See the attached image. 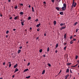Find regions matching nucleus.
<instances>
[{"instance_id":"1","label":"nucleus","mask_w":79,"mask_h":79,"mask_svg":"<svg viewBox=\"0 0 79 79\" xmlns=\"http://www.w3.org/2000/svg\"><path fill=\"white\" fill-rule=\"evenodd\" d=\"M74 2L73 6L74 7L76 6L77 4V3L75 2V0H73V2Z\"/></svg>"},{"instance_id":"2","label":"nucleus","mask_w":79,"mask_h":79,"mask_svg":"<svg viewBox=\"0 0 79 79\" xmlns=\"http://www.w3.org/2000/svg\"><path fill=\"white\" fill-rule=\"evenodd\" d=\"M63 6H64L65 10H66V4L65 3H64V4H63Z\"/></svg>"},{"instance_id":"3","label":"nucleus","mask_w":79,"mask_h":79,"mask_svg":"<svg viewBox=\"0 0 79 79\" xmlns=\"http://www.w3.org/2000/svg\"><path fill=\"white\" fill-rule=\"evenodd\" d=\"M25 20H23V21H21V23L22 25V26H24V23L25 22Z\"/></svg>"},{"instance_id":"4","label":"nucleus","mask_w":79,"mask_h":79,"mask_svg":"<svg viewBox=\"0 0 79 79\" xmlns=\"http://www.w3.org/2000/svg\"><path fill=\"white\" fill-rule=\"evenodd\" d=\"M18 71H19V69L17 68H16L15 70L14 71V73H16V72Z\"/></svg>"},{"instance_id":"5","label":"nucleus","mask_w":79,"mask_h":79,"mask_svg":"<svg viewBox=\"0 0 79 79\" xmlns=\"http://www.w3.org/2000/svg\"><path fill=\"white\" fill-rule=\"evenodd\" d=\"M69 76V74H68V75H65V79H67L68 77V76Z\"/></svg>"},{"instance_id":"6","label":"nucleus","mask_w":79,"mask_h":79,"mask_svg":"<svg viewBox=\"0 0 79 79\" xmlns=\"http://www.w3.org/2000/svg\"><path fill=\"white\" fill-rule=\"evenodd\" d=\"M27 71H29L28 69H24V72H27Z\"/></svg>"},{"instance_id":"7","label":"nucleus","mask_w":79,"mask_h":79,"mask_svg":"<svg viewBox=\"0 0 79 79\" xmlns=\"http://www.w3.org/2000/svg\"><path fill=\"white\" fill-rule=\"evenodd\" d=\"M62 8L63 10H65L64 6L62 7V8Z\"/></svg>"},{"instance_id":"8","label":"nucleus","mask_w":79,"mask_h":79,"mask_svg":"<svg viewBox=\"0 0 79 79\" xmlns=\"http://www.w3.org/2000/svg\"><path fill=\"white\" fill-rule=\"evenodd\" d=\"M18 66V64L17 63H16V64L14 66V68H17V66Z\"/></svg>"},{"instance_id":"9","label":"nucleus","mask_w":79,"mask_h":79,"mask_svg":"<svg viewBox=\"0 0 79 79\" xmlns=\"http://www.w3.org/2000/svg\"><path fill=\"white\" fill-rule=\"evenodd\" d=\"M40 23H39L38 24H37V25H36V27H39V26H40Z\"/></svg>"},{"instance_id":"10","label":"nucleus","mask_w":79,"mask_h":79,"mask_svg":"<svg viewBox=\"0 0 79 79\" xmlns=\"http://www.w3.org/2000/svg\"><path fill=\"white\" fill-rule=\"evenodd\" d=\"M56 8L57 10H60L59 8V7H56Z\"/></svg>"},{"instance_id":"11","label":"nucleus","mask_w":79,"mask_h":79,"mask_svg":"<svg viewBox=\"0 0 79 79\" xmlns=\"http://www.w3.org/2000/svg\"><path fill=\"white\" fill-rule=\"evenodd\" d=\"M65 27H62L61 29V30H62V29H65Z\"/></svg>"},{"instance_id":"12","label":"nucleus","mask_w":79,"mask_h":79,"mask_svg":"<svg viewBox=\"0 0 79 79\" xmlns=\"http://www.w3.org/2000/svg\"><path fill=\"white\" fill-rule=\"evenodd\" d=\"M63 11H61V12H60V15H63Z\"/></svg>"},{"instance_id":"13","label":"nucleus","mask_w":79,"mask_h":79,"mask_svg":"<svg viewBox=\"0 0 79 79\" xmlns=\"http://www.w3.org/2000/svg\"><path fill=\"white\" fill-rule=\"evenodd\" d=\"M21 49H19V50H18V53H20L21 52Z\"/></svg>"},{"instance_id":"14","label":"nucleus","mask_w":79,"mask_h":79,"mask_svg":"<svg viewBox=\"0 0 79 79\" xmlns=\"http://www.w3.org/2000/svg\"><path fill=\"white\" fill-rule=\"evenodd\" d=\"M69 69H67L66 71V73H69Z\"/></svg>"},{"instance_id":"15","label":"nucleus","mask_w":79,"mask_h":79,"mask_svg":"<svg viewBox=\"0 0 79 79\" xmlns=\"http://www.w3.org/2000/svg\"><path fill=\"white\" fill-rule=\"evenodd\" d=\"M45 70H44V71H43L42 73V74H44V73H45Z\"/></svg>"},{"instance_id":"16","label":"nucleus","mask_w":79,"mask_h":79,"mask_svg":"<svg viewBox=\"0 0 79 79\" xmlns=\"http://www.w3.org/2000/svg\"><path fill=\"white\" fill-rule=\"evenodd\" d=\"M59 45V44H56V48H57V47H58Z\"/></svg>"},{"instance_id":"17","label":"nucleus","mask_w":79,"mask_h":79,"mask_svg":"<svg viewBox=\"0 0 79 79\" xmlns=\"http://www.w3.org/2000/svg\"><path fill=\"white\" fill-rule=\"evenodd\" d=\"M18 16H16V17H15L14 19L15 20H16V19H18Z\"/></svg>"},{"instance_id":"18","label":"nucleus","mask_w":79,"mask_h":79,"mask_svg":"<svg viewBox=\"0 0 79 79\" xmlns=\"http://www.w3.org/2000/svg\"><path fill=\"white\" fill-rule=\"evenodd\" d=\"M23 14L24 13L23 11H21V12H20V14H21V15H23Z\"/></svg>"},{"instance_id":"19","label":"nucleus","mask_w":79,"mask_h":79,"mask_svg":"<svg viewBox=\"0 0 79 79\" xmlns=\"http://www.w3.org/2000/svg\"><path fill=\"white\" fill-rule=\"evenodd\" d=\"M32 11H33V12L34 11V10L33 7H32Z\"/></svg>"},{"instance_id":"20","label":"nucleus","mask_w":79,"mask_h":79,"mask_svg":"<svg viewBox=\"0 0 79 79\" xmlns=\"http://www.w3.org/2000/svg\"><path fill=\"white\" fill-rule=\"evenodd\" d=\"M56 21H54V25H56Z\"/></svg>"},{"instance_id":"21","label":"nucleus","mask_w":79,"mask_h":79,"mask_svg":"<svg viewBox=\"0 0 79 79\" xmlns=\"http://www.w3.org/2000/svg\"><path fill=\"white\" fill-rule=\"evenodd\" d=\"M31 77V76H27V77H26V78H29Z\"/></svg>"},{"instance_id":"22","label":"nucleus","mask_w":79,"mask_h":79,"mask_svg":"<svg viewBox=\"0 0 79 79\" xmlns=\"http://www.w3.org/2000/svg\"><path fill=\"white\" fill-rule=\"evenodd\" d=\"M72 64L71 63H67V65H70L71 64Z\"/></svg>"},{"instance_id":"23","label":"nucleus","mask_w":79,"mask_h":79,"mask_svg":"<svg viewBox=\"0 0 79 79\" xmlns=\"http://www.w3.org/2000/svg\"><path fill=\"white\" fill-rule=\"evenodd\" d=\"M49 47H48V48H47V52H48L49 51Z\"/></svg>"},{"instance_id":"24","label":"nucleus","mask_w":79,"mask_h":79,"mask_svg":"<svg viewBox=\"0 0 79 79\" xmlns=\"http://www.w3.org/2000/svg\"><path fill=\"white\" fill-rule=\"evenodd\" d=\"M39 51H40V52H42V49H40V50H39Z\"/></svg>"},{"instance_id":"25","label":"nucleus","mask_w":79,"mask_h":79,"mask_svg":"<svg viewBox=\"0 0 79 79\" xmlns=\"http://www.w3.org/2000/svg\"><path fill=\"white\" fill-rule=\"evenodd\" d=\"M74 2H73L72 3V8H73V6Z\"/></svg>"},{"instance_id":"26","label":"nucleus","mask_w":79,"mask_h":79,"mask_svg":"<svg viewBox=\"0 0 79 79\" xmlns=\"http://www.w3.org/2000/svg\"><path fill=\"white\" fill-rule=\"evenodd\" d=\"M31 19V17H30V16L29 17H28V19L29 20H30Z\"/></svg>"},{"instance_id":"27","label":"nucleus","mask_w":79,"mask_h":79,"mask_svg":"<svg viewBox=\"0 0 79 79\" xmlns=\"http://www.w3.org/2000/svg\"><path fill=\"white\" fill-rule=\"evenodd\" d=\"M48 65L50 67L51 66V64L50 63H48Z\"/></svg>"},{"instance_id":"28","label":"nucleus","mask_w":79,"mask_h":79,"mask_svg":"<svg viewBox=\"0 0 79 79\" xmlns=\"http://www.w3.org/2000/svg\"><path fill=\"white\" fill-rule=\"evenodd\" d=\"M51 1L52 3H54L55 2V0H51Z\"/></svg>"},{"instance_id":"29","label":"nucleus","mask_w":79,"mask_h":79,"mask_svg":"<svg viewBox=\"0 0 79 79\" xmlns=\"http://www.w3.org/2000/svg\"><path fill=\"white\" fill-rule=\"evenodd\" d=\"M77 22H76V23H75V25L76 26V24H77Z\"/></svg>"},{"instance_id":"30","label":"nucleus","mask_w":79,"mask_h":79,"mask_svg":"<svg viewBox=\"0 0 79 79\" xmlns=\"http://www.w3.org/2000/svg\"><path fill=\"white\" fill-rule=\"evenodd\" d=\"M9 32V31L8 30H7V31L6 32V34H8V33Z\"/></svg>"},{"instance_id":"31","label":"nucleus","mask_w":79,"mask_h":79,"mask_svg":"<svg viewBox=\"0 0 79 79\" xmlns=\"http://www.w3.org/2000/svg\"><path fill=\"white\" fill-rule=\"evenodd\" d=\"M78 56H76V59H77V58H78Z\"/></svg>"},{"instance_id":"32","label":"nucleus","mask_w":79,"mask_h":79,"mask_svg":"<svg viewBox=\"0 0 79 79\" xmlns=\"http://www.w3.org/2000/svg\"><path fill=\"white\" fill-rule=\"evenodd\" d=\"M64 38L65 39H66V34H64Z\"/></svg>"},{"instance_id":"33","label":"nucleus","mask_w":79,"mask_h":79,"mask_svg":"<svg viewBox=\"0 0 79 79\" xmlns=\"http://www.w3.org/2000/svg\"><path fill=\"white\" fill-rule=\"evenodd\" d=\"M66 46H65V47H64V50H66Z\"/></svg>"},{"instance_id":"34","label":"nucleus","mask_w":79,"mask_h":79,"mask_svg":"<svg viewBox=\"0 0 79 79\" xmlns=\"http://www.w3.org/2000/svg\"><path fill=\"white\" fill-rule=\"evenodd\" d=\"M30 62H29V63H28L27 64V66H29V65H30Z\"/></svg>"},{"instance_id":"35","label":"nucleus","mask_w":79,"mask_h":79,"mask_svg":"<svg viewBox=\"0 0 79 79\" xmlns=\"http://www.w3.org/2000/svg\"><path fill=\"white\" fill-rule=\"evenodd\" d=\"M11 66V63H10V64H9V68H10Z\"/></svg>"},{"instance_id":"36","label":"nucleus","mask_w":79,"mask_h":79,"mask_svg":"<svg viewBox=\"0 0 79 79\" xmlns=\"http://www.w3.org/2000/svg\"><path fill=\"white\" fill-rule=\"evenodd\" d=\"M15 9H17V8H18L17 6H16L15 7Z\"/></svg>"},{"instance_id":"37","label":"nucleus","mask_w":79,"mask_h":79,"mask_svg":"<svg viewBox=\"0 0 79 79\" xmlns=\"http://www.w3.org/2000/svg\"><path fill=\"white\" fill-rule=\"evenodd\" d=\"M70 44H73V41H70Z\"/></svg>"},{"instance_id":"38","label":"nucleus","mask_w":79,"mask_h":79,"mask_svg":"<svg viewBox=\"0 0 79 79\" xmlns=\"http://www.w3.org/2000/svg\"><path fill=\"white\" fill-rule=\"evenodd\" d=\"M55 52H56V53H57V52H58V50H56L55 51Z\"/></svg>"},{"instance_id":"39","label":"nucleus","mask_w":79,"mask_h":79,"mask_svg":"<svg viewBox=\"0 0 79 79\" xmlns=\"http://www.w3.org/2000/svg\"><path fill=\"white\" fill-rule=\"evenodd\" d=\"M63 25H64V24H63V23H60V26H63Z\"/></svg>"},{"instance_id":"40","label":"nucleus","mask_w":79,"mask_h":79,"mask_svg":"<svg viewBox=\"0 0 79 79\" xmlns=\"http://www.w3.org/2000/svg\"><path fill=\"white\" fill-rule=\"evenodd\" d=\"M77 31H78V29H76V32H77Z\"/></svg>"},{"instance_id":"41","label":"nucleus","mask_w":79,"mask_h":79,"mask_svg":"<svg viewBox=\"0 0 79 79\" xmlns=\"http://www.w3.org/2000/svg\"><path fill=\"white\" fill-rule=\"evenodd\" d=\"M70 73H73L72 72V70L71 69H70Z\"/></svg>"},{"instance_id":"42","label":"nucleus","mask_w":79,"mask_h":79,"mask_svg":"<svg viewBox=\"0 0 79 79\" xmlns=\"http://www.w3.org/2000/svg\"><path fill=\"white\" fill-rule=\"evenodd\" d=\"M35 21H38V19H36Z\"/></svg>"},{"instance_id":"43","label":"nucleus","mask_w":79,"mask_h":79,"mask_svg":"<svg viewBox=\"0 0 79 79\" xmlns=\"http://www.w3.org/2000/svg\"><path fill=\"white\" fill-rule=\"evenodd\" d=\"M23 48V47H22V46H20V47H19V48L20 49H22V48Z\"/></svg>"},{"instance_id":"44","label":"nucleus","mask_w":79,"mask_h":79,"mask_svg":"<svg viewBox=\"0 0 79 79\" xmlns=\"http://www.w3.org/2000/svg\"><path fill=\"white\" fill-rule=\"evenodd\" d=\"M3 64L4 65L5 64V62H4V63Z\"/></svg>"},{"instance_id":"45","label":"nucleus","mask_w":79,"mask_h":79,"mask_svg":"<svg viewBox=\"0 0 79 79\" xmlns=\"http://www.w3.org/2000/svg\"><path fill=\"white\" fill-rule=\"evenodd\" d=\"M40 31V29H37V31Z\"/></svg>"},{"instance_id":"46","label":"nucleus","mask_w":79,"mask_h":79,"mask_svg":"<svg viewBox=\"0 0 79 79\" xmlns=\"http://www.w3.org/2000/svg\"><path fill=\"white\" fill-rule=\"evenodd\" d=\"M12 17H10V19H12Z\"/></svg>"},{"instance_id":"47","label":"nucleus","mask_w":79,"mask_h":79,"mask_svg":"<svg viewBox=\"0 0 79 79\" xmlns=\"http://www.w3.org/2000/svg\"><path fill=\"white\" fill-rule=\"evenodd\" d=\"M72 37H73V36H71V37H70V39H72Z\"/></svg>"},{"instance_id":"48","label":"nucleus","mask_w":79,"mask_h":79,"mask_svg":"<svg viewBox=\"0 0 79 79\" xmlns=\"http://www.w3.org/2000/svg\"><path fill=\"white\" fill-rule=\"evenodd\" d=\"M76 40V39H73V40L75 41Z\"/></svg>"},{"instance_id":"49","label":"nucleus","mask_w":79,"mask_h":79,"mask_svg":"<svg viewBox=\"0 0 79 79\" xmlns=\"http://www.w3.org/2000/svg\"><path fill=\"white\" fill-rule=\"evenodd\" d=\"M13 30L14 31H16V29H13Z\"/></svg>"},{"instance_id":"50","label":"nucleus","mask_w":79,"mask_h":79,"mask_svg":"<svg viewBox=\"0 0 79 79\" xmlns=\"http://www.w3.org/2000/svg\"><path fill=\"white\" fill-rule=\"evenodd\" d=\"M20 5H22V6H23V4L21 3V4H20Z\"/></svg>"},{"instance_id":"51","label":"nucleus","mask_w":79,"mask_h":79,"mask_svg":"<svg viewBox=\"0 0 79 79\" xmlns=\"http://www.w3.org/2000/svg\"><path fill=\"white\" fill-rule=\"evenodd\" d=\"M72 68H74L75 67V65H74V66H72Z\"/></svg>"},{"instance_id":"52","label":"nucleus","mask_w":79,"mask_h":79,"mask_svg":"<svg viewBox=\"0 0 79 79\" xmlns=\"http://www.w3.org/2000/svg\"><path fill=\"white\" fill-rule=\"evenodd\" d=\"M0 16H1V17H2V16H3L1 14Z\"/></svg>"},{"instance_id":"53","label":"nucleus","mask_w":79,"mask_h":79,"mask_svg":"<svg viewBox=\"0 0 79 79\" xmlns=\"http://www.w3.org/2000/svg\"><path fill=\"white\" fill-rule=\"evenodd\" d=\"M14 77H15V75H13V76H12V77L13 78H14Z\"/></svg>"},{"instance_id":"54","label":"nucleus","mask_w":79,"mask_h":79,"mask_svg":"<svg viewBox=\"0 0 79 79\" xmlns=\"http://www.w3.org/2000/svg\"><path fill=\"white\" fill-rule=\"evenodd\" d=\"M11 2V0H8V2Z\"/></svg>"},{"instance_id":"55","label":"nucleus","mask_w":79,"mask_h":79,"mask_svg":"<svg viewBox=\"0 0 79 79\" xmlns=\"http://www.w3.org/2000/svg\"><path fill=\"white\" fill-rule=\"evenodd\" d=\"M43 56L44 57H46V55H43Z\"/></svg>"},{"instance_id":"56","label":"nucleus","mask_w":79,"mask_h":79,"mask_svg":"<svg viewBox=\"0 0 79 79\" xmlns=\"http://www.w3.org/2000/svg\"><path fill=\"white\" fill-rule=\"evenodd\" d=\"M31 7V5H29L28 7L30 8V7Z\"/></svg>"},{"instance_id":"57","label":"nucleus","mask_w":79,"mask_h":79,"mask_svg":"<svg viewBox=\"0 0 79 79\" xmlns=\"http://www.w3.org/2000/svg\"><path fill=\"white\" fill-rule=\"evenodd\" d=\"M46 35H47V34L46 33H44V36H46Z\"/></svg>"},{"instance_id":"58","label":"nucleus","mask_w":79,"mask_h":79,"mask_svg":"<svg viewBox=\"0 0 79 79\" xmlns=\"http://www.w3.org/2000/svg\"><path fill=\"white\" fill-rule=\"evenodd\" d=\"M61 71L59 73V74L60 73H61Z\"/></svg>"},{"instance_id":"59","label":"nucleus","mask_w":79,"mask_h":79,"mask_svg":"<svg viewBox=\"0 0 79 79\" xmlns=\"http://www.w3.org/2000/svg\"><path fill=\"white\" fill-rule=\"evenodd\" d=\"M38 39H39V37H37V38H36V40H38Z\"/></svg>"},{"instance_id":"60","label":"nucleus","mask_w":79,"mask_h":79,"mask_svg":"<svg viewBox=\"0 0 79 79\" xmlns=\"http://www.w3.org/2000/svg\"><path fill=\"white\" fill-rule=\"evenodd\" d=\"M0 79H3V77H1V78H0Z\"/></svg>"},{"instance_id":"61","label":"nucleus","mask_w":79,"mask_h":79,"mask_svg":"<svg viewBox=\"0 0 79 79\" xmlns=\"http://www.w3.org/2000/svg\"><path fill=\"white\" fill-rule=\"evenodd\" d=\"M30 30H32V27H30Z\"/></svg>"},{"instance_id":"62","label":"nucleus","mask_w":79,"mask_h":79,"mask_svg":"<svg viewBox=\"0 0 79 79\" xmlns=\"http://www.w3.org/2000/svg\"><path fill=\"white\" fill-rule=\"evenodd\" d=\"M44 3L46 4V2H44Z\"/></svg>"},{"instance_id":"63","label":"nucleus","mask_w":79,"mask_h":79,"mask_svg":"<svg viewBox=\"0 0 79 79\" xmlns=\"http://www.w3.org/2000/svg\"><path fill=\"white\" fill-rule=\"evenodd\" d=\"M8 37V35H6V37Z\"/></svg>"},{"instance_id":"64","label":"nucleus","mask_w":79,"mask_h":79,"mask_svg":"<svg viewBox=\"0 0 79 79\" xmlns=\"http://www.w3.org/2000/svg\"><path fill=\"white\" fill-rule=\"evenodd\" d=\"M77 62H78V63H79V60H78L77 61Z\"/></svg>"}]
</instances>
